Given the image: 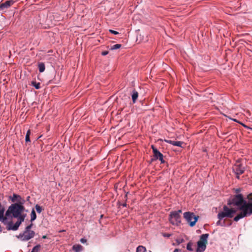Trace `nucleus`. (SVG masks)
<instances>
[{"instance_id": "obj_23", "label": "nucleus", "mask_w": 252, "mask_h": 252, "mask_svg": "<svg viewBox=\"0 0 252 252\" xmlns=\"http://www.w3.org/2000/svg\"><path fill=\"white\" fill-rule=\"evenodd\" d=\"M5 207L2 205L1 203H0V218L4 216V212L5 213Z\"/></svg>"}, {"instance_id": "obj_12", "label": "nucleus", "mask_w": 252, "mask_h": 252, "mask_svg": "<svg viewBox=\"0 0 252 252\" xmlns=\"http://www.w3.org/2000/svg\"><path fill=\"white\" fill-rule=\"evenodd\" d=\"M14 3V1L12 0H7L0 4V10H2L5 8L9 7Z\"/></svg>"}, {"instance_id": "obj_39", "label": "nucleus", "mask_w": 252, "mask_h": 252, "mask_svg": "<svg viewBox=\"0 0 252 252\" xmlns=\"http://www.w3.org/2000/svg\"><path fill=\"white\" fill-rule=\"evenodd\" d=\"M162 236H171V234L169 233H162Z\"/></svg>"}, {"instance_id": "obj_43", "label": "nucleus", "mask_w": 252, "mask_h": 252, "mask_svg": "<svg viewBox=\"0 0 252 252\" xmlns=\"http://www.w3.org/2000/svg\"><path fill=\"white\" fill-rule=\"evenodd\" d=\"M156 160L154 159V157H153V158H152L149 161V163H152L153 162L156 161Z\"/></svg>"}, {"instance_id": "obj_52", "label": "nucleus", "mask_w": 252, "mask_h": 252, "mask_svg": "<svg viewBox=\"0 0 252 252\" xmlns=\"http://www.w3.org/2000/svg\"><path fill=\"white\" fill-rule=\"evenodd\" d=\"M179 252V250H178V249H175V250L174 251V252Z\"/></svg>"}, {"instance_id": "obj_3", "label": "nucleus", "mask_w": 252, "mask_h": 252, "mask_svg": "<svg viewBox=\"0 0 252 252\" xmlns=\"http://www.w3.org/2000/svg\"><path fill=\"white\" fill-rule=\"evenodd\" d=\"M243 211H241L233 218V220L237 222L242 219L249 217L252 215V199L246 201Z\"/></svg>"}, {"instance_id": "obj_18", "label": "nucleus", "mask_w": 252, "mask_h": 252, "mask_svg": "<svg viewBox=\"0 0 252 252\" xmlns=\"http://www.w3.org/2000/svg\"><path fill=\"white\" fill-rule=\"evenodd\" d=\"M37 218V215L35 212V211L33 208L32 209L31 213V220L30 221L32 222L34 221Z\"/></svg>"}, {"instance_id": "obj_31", "label": "nucleus", "mask_w": 252, "mask_h": 252, "mask_svg": "<svg viewBox=\"0 0 252 252\" xmlns=\"http://www.w3.org/2000/svg\"><path fill=\"white\" fill-rule=\"evenodd\" d=\"M109 32L112 33V34H113L114 35H118L119 34V32L116 31H115V30H112V29H110L109 30Z\"/></svg>"}, {"instance_id": "obj_26", "label": "nucleus", "mask_w": 252, "mask_h": 252, "mask_svg": "<svg viewBox=\"0 0 252 252\" xmlns=\"http://www.w3.org/2000/svg\"><path fill=\"white\" fill-rule=\"evenodd\" d=\"M146 248L142 246H139L137 248L136 252H146Z\"/></svg>"}, {"instance_id": "obj_15", "label": "nucleus", "mask_w": 252, "mask_h": 252, "mask_svg": "<svg viewBox=\"0 0 252 252\" xmlns=\"http://www.w3.org/2000/svg\"><path fill=\"white\" fill-rule=\"evenodd\" d=\"M11 219V217H8L5 215L2 216L0 218V221L4 225L7 226L8 223L9 222V220H8V219Z\"/></svg>"}, {"instance_id": "obj_53", "label": "nucleus", "mask_w": 252, "mask_h": 252, "mask_svg": "<svg viewBox=\"0 0 252 252\" xmlns=\"http://www.w3.org/2000/svg\"><path fill=\"white\" fill-rule=\"evenodd\" d=\"M24 212H28V210L26 209L25 207Z\"/></svg>"}, {"instance_id": "obj_27", "label": "nucleus", "mask_w": 252, "mask_h": 252, "mask_svg": "<svg viewBox=\"0 0 252 252\" xmlns=\"http://www.w3.org/2000/svg\"><path fill=\"white\" fill-rule=\"evenodd\" d=\"M35 210H36V211L37 212V213L38 214H40L41 213V212L43 210V208L41 206H40L38 204H36L35 206Z\"/></svg>"}, {"instance_id": "obj_49", "label": "nucleus", "mask_w": 252, "mask_h": 252, "mask_svg": "<svg viewBox=\"0 0 252 252\" xmlns=\"http://www.w3.org/2000/svg\"><path fill=\"white\" fill-rule=\"evenodd\" d=\"M103 217H104V215H102V214H101V215L100 216V219H99V222H100V220H101V219H102Z\"/></svg>"}, {"instance_id": "obj_6", "label": "nucleus", "mask_w": 252, "mask_h": 252, "mask_svg": "<svg viewBox=\"0 0 252 252\" xmlns=\"http://www.w3.org/2000/svg\"><path fill=\"white\" fill-rule=\"evenodd\" d=\"M237 213V210L233 208H229L226 205H224L222 210L219 212V216L221 218H232L234 215Z\"/></svg>"}, {"instance_id": "obj_28", "label": "nucleus", "mask_w": 252, "mask_h": 252, "mask_svg": "<svg viewBox=\"0 0 252 252\" xmlns=\"http://www.w3.org/2000/svg\"><path fill=\"white\" fill-rule=\"evenodd\" d=\"M41 246L40 245H37L34 246L31 252H39L40 250Z\"/></svg>"}, {"instance_id": "obj_17", "label": "nucleus", "mask_w": 252, "mask_h": 252, "mask_svg": "<svg viewBox=\"0 0 252 252\" xmlns=\"http://www.w3.org/2000/svg\"><path fill=\"white\" fill-rule=\"evenodd\" d=\"M31 134V131L30 129H28L27 132L25 135V142L26 144H29L31 142L30 136Z\"/></svg>"}, {"instance_id": "obj_50", "label": "nucleus", "mask_w": 252, "mask_h": 252, "mask_svg": "<svg viewBox=\"0 0 252 252\" xmlns=\"http://www.w3.org/2000/svg\"><path fill=\"white\" fill-rule=\"evenodd\" d=\"M239 124L243 126L244 127L245 126H246L245 124L240 121V123H239Z\"/></svg>"}, {"instance_id": "obj_9", "label": "nucleus", "mask_w": 252, "mask_h": 252, "mask_svg": "<svg viewBox=\"0 0 252 252\" xmlns=\"http://www.w3.org/2000/svg\"><path fill=\"white\" fill-rule=\"evenodd\" d=\"M207 238L200 237L199 240L197 243L196 252H203L205 250L207 244H208Z\"/></svg>"}, {"instance_id": "obj_22", "label": "nucleus", "mask_w": 252, "mask_h": 252, "mask_svg": "<svg viewBox=\"0 0 252 252\" xmlns=\"http://www.w3.org/2000/svg\"><path fill=\"white\" fill-rule=\"evenodd\" d=\"M72 249L75 252H80L82 250L83 247L80 245H74L72 247Z\"/></svg>"}, {"instance_id": "obj_42", "label": "nucleus", "mask_w": 252, "mask_h": 252, "mask_svg": "<svg viewBox=\"0 0 252 252\" xmlns=\"http://www.w3.org/2000/svg\"><path fill=\"white\" fill-rule=\"evenodd\" d=\"M199 236H209V234L208 233H204L201 234Z\"/></svg>"}, {"instance_id": "obj_54", "label": "nucleus", "mask_w": 252, "mask_h": 252, "mask_svg": "<svg viewBox=\"0 0 252 252\" xmlns=\"http://www.w3.org/2000/svg\"><path fill=\"white\" fill-rule=\"evenodd\" d=\"M124 96L127 97L128 99H129V98H130L129 96H127V95H126V94H125V95H124Z\"/></svg>"}, {"instance_id": "obj_30", "label": "nucleus", "mask_w": 252, "mask_h": 252, "mask_svg": "<svg viewBox=\"0 0 252 252\" xmlns=\"http://www.w3.org/2000/svg\"><path fill=\"white\" fill-rule=\"evenodd\" d=\"M187 249L189 251H192L193 249L192 248V243L191 242H189L187 246Z\"/></svg>"}, {"instance_id": "obj_57", "label": "nucleus", "mask_w": 252, "mask_h": 252, "mask_svg": "<svg viewBox=\"0 0 252 252\" xmlns=\"http://www.w3.org/2000/svg\"><path fill=\"white\" fill-rule=\"evenodd\" d=\"M241 236V234H239V235H238V236H239V237H240Z\"/></svg>"}, {"instance_id": "obj_48", "label": "nucleus", "mask_w": 252, "mask_h": 252, "mask_svg": "<svg viewBox=\"0 0 252 252\" xmlns=\"http://www.w3.org/2000/svg\"><path fill=\"white\" fill-rule=\"evenodd\" d=\"M235 175H236V178L237 179L239 180V179H240V175L241 174H235Z\"/></svg>"}, {"instance_id": "obj_20", "label": "nucleus", "mask_w": 252, "mask_h": 252, "mask_svg": "<svg viewBox=\"0 0 252 252\" xmlns=\"http://www.w3.org/2000/svg\"><path fill=\"white\" fill-rule=\"evenodd\" d=\"M31 85L35 89H39L40 87V83L37 82L36 81H32L31 83Z\"/></svg>"}, {"instance_id": "obj_40", "label": "nucleus", "mask_w": 252, "mask_h": 252, "mask_svg": "<svg viewBox=\"0 0 252 252\" xmlns=\"http://www.w3.org/2000/svg\"><path fill=\"white\" fill-rule=\"evenodd\" d=\"M80 242L82 243H85L87 242V240L85 238H82L81 240H80Z\"/></svg>"}, {"instance_id": "obj_44", "label": "nucleus", "mask_w": 252, "mask_h": 252, "mask_svg": "<svg viewBox=\"0 0 252 252\" xmlns=\"http://www.w3.org/2000/svg\"><path fill=\"white\" fill-rule=\"evenodd\" d=\"M244 127H245V128H247V129H251V130H252V127H251L250 126H247V125H246V126H244Z\"/></svg>"}, {"instance_id": "obj_24", "label": "nucleus", "mask_w": 252, "mask_h": 252, "mask_svg": "<svg viewBox=\"0 0 252 252\" xmlns=\"http://www.w3.org/2000/svg\"><path fill=\"white\" fill-rule=\"evenodd\" d=\"M184 143L183 141H174L173 142L172 145L179 147H182V144Z\"/></svg>"}, {"instance_id": "obj_46", "label": "nucleus", "mask_w": 252, "mask_h": 252, "mask_svg": "<svg viewBox=\"0 0 252 252\" xmlns=\"http://www.w3.org/2000/svg\"><path fill=\"white\" fill-rule=\"evenodd\" d=\"M228 133V132H227V131H226V132H222L221 133L222 135H226Z\"/></svg>"}, {"instance_id": "obj_56", "label": "nucleus", "mask_w": 252, "mask_h": 252, "mask_svg": "<svg viewBox=\"0 0 252 252\" xmlns=\"http://www.w3.org/2000/svg\"><path fill=\"white\" fill-rule=\"evenodd\" d=\"M125 197H127V194H126Z\"/></svg>"}, {"instance_id": "obj_45", "label": "nucleus", "mask_w": 252, "mask_h": 252, "mask_svg": "<svg viewBox=\"0 0 252 252\" xmlns=\"http://www.w3.org/2000/svg\"><path fill=\"white\" fill-rule=\"evenodd\" d=\"M49 83L50 84H52V83H54V84H57V83L56 82L54 81V80H51L49 81Z\"/></svg>"}, {"instance_id": "obj_34", "label": "nucleus", "mask_w": 252, "mask_h": 252, "mask_svg": "<svg viewBox=\"0 0 252 252\" xmlns=\"http://www.w3.org/2000/svg\"><path fill=\"white\" fill-rule=\"evenodd\" d=\"M109 53V51H107V50H104V51H103L102 52H101V55L103 56H105L107 55H108Z\"/></svg>"}, {"instance_id": "obj_47", "label": "nucleus", "mask_w": 252, "mask_h": 252, "mask_svg": "<svg viewBox=\"0 0 252 252\" xmlns=\"http://www.w3.org/2000/svg\"><path fill=\"white\" fill-rule=\"evenodd\" d=\"M30 198H31L30 196H28L26 197V199L25 200H26V201H30Z\"/></svg>"}, {"instance_id": "obj_2", "label": "nucleus", "mask_w": 252, "mask_h": 252, "mask_svg": "<svg viewBox=\"0 0 252 252\" xmlns=\"http://www.w3.org/2000/svg\"><path fill=\"white\" fill-rule=\"evenodd\" d=\"M247 200L242 193L236 194L231 196L227 199V205L229 206H235L237 210L243 211Z\"/></svg>"}, {"instance_id": "obj_29", "label": "nucleus", "mask_w": 252, "mask_h": 252, "mask_svg": "<svg viewBox=\"0 0 252 252\" xmlns=\"http://www.w3.org/2000/svg\"><path fill=\"white\" fill-rule=\"evenodd\" d=\"M35 235V232L32 230L29 231L27 234H26V236H34Z\"/></svg>"}, {"instance_id": "obj_33", "label": "nucleus", "mask_w": 252, "mask_h": 252, "mask_svg": "<svg viewBox=\"0 0 252 252\" xmlns=\"http://www.w3.org/2000/svg\"><path fill=\"white\" fill-rule=\"evenodd\" d=\"M37 234L38 235V236H44V237H45V236H47V233H40L39 232H38Z\"/></svg>"}, {"instance_id": "obj_16", "label": "nucleus", "mask_w": 252, "mask_h": 252, "mask_svg": "<svg viewBox=\"0 0 252 252\" xmlns=\"http://www.w3.org/2000/svg\"><path fill=\"white\" fill-rule=\"evenodd\" d=\"M13 218L17 219V220L16 221V224L20 227L21 224L25 220H23V219L20 217V216L17 215L16 216H14L13 217Z\"/></svg>"}, {"instance_id": "obj_7", "label": "nucleus", "mask_w": 252, "mask_h": 252, "mask_svg": "<svg viewBox=\"0 0 252 252\" xmlns=\"http://www.w3.org/2000/svg\"><path fill=\"white\" fill-rule=\"evenodd\" d=\"M246 168L241 162L240 159L237 160L232 167V171L235 174H243Z\"/></svg>"}, {"instance_id": "obj_25", "label": "nucleus", "mask_w": 252, "mask_h": 252, "mask_svg": "<svg viewBox=\"0 0 252 252\" xmlns=\"http://www.w3.org/2000/svg\"><path fill=\"white\" fill-rule=\"evenodd\" d=\"M122 47V44H116L111 47L110 48V50H115L118 49H120Z\"/></svg>"}, {"instance_id": "obj_11", "label": "nucleus", "mask_w": 252, "mask_h": 252, "mask_svg": "<svg viewBox=\"0 0 252 252\" xmlns=\"http://www.w3.org/2000/svg\"><path fill=\"white\" fill-rule=\"evenodd\" d=\"M19 227L16 224V222L15 223L11 220H9V222L6 226V230L8 231L12 230V231H16L18 229Z\"/></svg>"}, {"instance_id": "obj_10", "label": "nucleus", "mask_w": 252, "mask_h": 252, "mask_svg": "<svg viewBox=\"0 0 252 252\" xmlns=\"http://www.w3.org/2000/svg\"><path fill=\"white\" fill-rule=\"evenodd\" d=\"M218 218L219 220L217 222L216 224L218 225H220L221 226L228 227L232 225V221H227L226 220H224V218H221L219 216V213L218 214Z\"/></svg>"}, {"instance_id": "obj_37", "label": "nucleus", "mask_w": 252, "mask_h": 252, "mask_svg": "<svg viewBox=\"0 0 252 252\" xmlns=\"http://www.w3.org/2000/svg\"><path fill=\"white\" fill-rule=\"evenodd\" d=\"M228 118L229 119H230V120H232L233 121H234V122H236V123H238V124H239V123H240V121H239V120H238L237 119H236L231 118H230V117H228Z\"/></svg>"}, {"instance_id": "obj_32", "label": "nucleus", "mask_w": 252, "mask_h": 252, "mask_svg": "<svg viewBox=\"0 0 252 252\" xmlns=\"http://www.w3.org/2000/svg\"><path fill=\"white\" fill-rule=\"evenodd\" d=\"M19 216H20L21 217H22L23 220H25L27 216V215L26 213H24V212L21 213Z\"/></svg>"}, {"instance_id": "obj_55", "label": "nucleus", "mask_w": 252, "mask_h": 252, "mask_svg": "<svg viewBox=\"0 0 252 252\" xmlns=\"http://www.w3.org/2000/svg\"><path fill=\"white\" fill-rule=\"evenodd\" d=\"M200 231H200V230H196V232H197L198 233H200Z\"/></svg>"}, {"instance_id": "obj_38", "label": "nucleus", "mask_w": 252, "mask_h": 252, "mask_svg": "<svg viewBox=\"0 0 252 252\" xmlns=\"http://www.w3.org/2000/svg\"><path fill=\"white\" fill-rule=\"evenodd\" d=\"M18 238H19L20 237H18ZM21 238H23L22 240L23 241H28L29 240H30L32 237H20Z\"/></svg>"}, {"instance_id": "obj_51", "label": "nucleus", "mask_w": 252, "mask_h": 252, "mask_svg": "<svg viewBox=\"0 0 252 252\" xmlns=\"http://www.w3.org/2000/svg\"><path fill=\"white\" fill-rule=\"evenodd\" d=\"M203 152L207 153V149H204L203 150Z\"/></svg>"}, {"instance_id": "obj_41", "label": "nucleus", "mask_w": 252, "mask_h": 252, "mask_svg": "<svg viewBox=\"0 0 252 252\" xmlns=\"http://www.w3.org/2000/svg\"><path fill=\"white\" fill-rule=\"evenodd\" d=\"M240 191H241V189L240 188L237 189H236V194L240 193Z\"/></svg>"}, {"instance_id": "obj_13", "label": "nucleus", "mask_w": 252, "mask_h": 252, "mask_svg": "<svg viewBox=\"0 0 252 252\" xmlns=\"http://www.w3.org/2000/svg\"><path fill=\"white\" fill-rule=\"evenodd\" d=\"M33 226V223L31 222V223L28 224L25 228V231L22 233L19 234V235H16L15 236H26L27 234L29 231L31 230V228Z\"/></svg>"}, {"instance_id": "obj_19", "label": "nucleus", "mask_w": 252, "mask_h": 252, "mask_svg": "<svg viewBox=\"0 0 252 252\" xmlns=\"http://www.w3.org/2000/svg\"><path fill=\"white\" fill-rule=\"evenodd\" d=\"M38 68L40 73H42L45 71V65L43 62H39L38 63Z\"/></svg>"}, {"instance_id": "obj_36", "label": "nucleus", "mask_w": 252, "mask_h": 252, "mask_svg": "<svg viewBox=\"0 0 252 252\" xmlns=\"http://www.w3.org/2000/svg\"><path fill=\"white\" fill-rule=\"evenodd\" d=\"M118 204L120 205V206H123V207H126L127 206V204L126 203H121L120 202H118Z\"/></svg>"}, {"instance_id": "obj_1", "label": "nucleus", "mask_w": 252, "mask_h": 252, "mask_svg": "<svg viewBox=\"0 0 252 252\" xmlns=\"http://www.w3.org/2000/svg\"><path fill=\"white\" fill-rule=\"evenodd\" d=\"M8 200H10L12 203L8 206L5 213L6 216L13 219V217L24 212L26 200L21 195L13 193L11 195L8 196Z\"/></svg>"}, {"instance_id": "obj_21", "label": "nucleus", "mask_w": 252, "mask_h": 252, "mask_svg": "<svg viewBox=\"0 0 252 252\" xmlns=\"http://www.w3.org/2000/svg\"><path fill=\"white\" fill-rule=\"evenodd\" d=\"M184 239L182 237H177L173 241V245H178L184 242Z\"/></svg>"}, {"instance_id": "obj_35", "label": "nucleus", "mask_w": 252, "mask_h": 252, "mask_svg": "<svg viewBox=\"0 0 252 252\" xmlns=\"http://www.w3.org/2000/svg\"><path fill=\"white\" fill-rule=\"evenodd\" d=\"M164 141L165 142L167 143L170 144H171V145H172V144H173V140H167V139H164Z\"/></svg>"}, {"instance_id": "obj_5", "label": "nucleus", "mask_w": 252, "mask_h": 252, "mask_svg": "<svg viewBox=\"0 0 252 252\" xmlns=\"http://www.w3.org/2000/svg\"><path fill=\"white\" fill-rule=\"evenodd\" d=\"M183 217L190 227L195 226L199 218L198 215H196L193 212L190 211L184 213Z\"/></svg>"}, {"instance_id": "obj_4", "label": "nucleus", "mask_w": 252, "mask_h": 252, "mask_svg": "<svg viewBox=\"0 0 252 252\" xmlns=\"http://www.w3.org/2000/svg\"><path fill=\"white\" fill-rule=\"evenodd\" d=\"M182 213L181 209L177 211H172L170 212L168 220L171 224L179 226L182 222V217L181 214Z\"/></svg>"}, {"instance_id": "obj_14", "label": "nucleus", "mask_w": 252, "mask_h": 252, "mask_svg": "<svg viewBox=\"0 0 252 252\" xmlns=\"http://www.w3.org/2000/svg\"><path fill=\"white\" fill-rule=\"evenodd\" d=\"M131 99L132 103H135L138 97V93L135 89H133L131 93Z\"/></svg>"}, {"instance_id": "obj_8", "label": "nucleus", "mask_w": 252, "mask_h": 252, "mask_svg": "<svg viewBox=\"0 0 252 252\" xmlns=\"http://www.w3.org/2000/svg\"><path fill=\"white\" fill-rule=\"evenodd\" d=\"M151 148L153 150L154 159L159 160L161 164L165 163V160L164 159L163 155L154 145H151Z\"/></svg>"}]
</instances>
